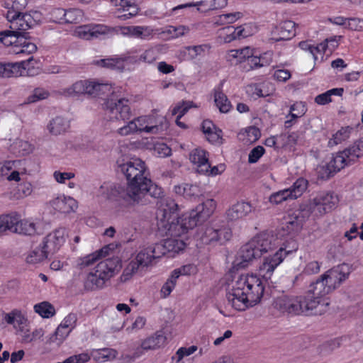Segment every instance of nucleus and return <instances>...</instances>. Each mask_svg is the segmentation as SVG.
Masks as SVG:
<instances>
[{"instance_id": "1", "label": "nucleus", "mask_w": 363, "mask_h": 363, "mask_svg": "<svg viewBox=\"0 0 363 363\" xmlns=\"http://www.w3.org/2000/svg\"><path fill=\"white\" fill-rule=\"evenodd\" d=\"M116 170L125 177L128 186L104 182L99 190L103 198L120 203L145 205L148 196L157 198L162 194L161 187L147 177L145 164L140 159L118 160Z\"/></svg>"}, {"instance_id": "2", "label": "nucleus", "mask_w": 363, "mask_h": 363, "mask_svg": "<svg viewBox=\"0 0 363 363\" xmlns=\"http://www.w3.org/2000/svg\"><path fill=\"white\" fill-rule=\"evenodd\" d=\"M333 289L328 284L323 274L315 282L311 283L309 290L302 296H281L274 302V308L283 313L293 315L304 314L306 315L321 313L329 303L323 298Z\"/></svg>"}, {"instance_id": "3", "label": "nucleus", "mask_w": 363, "mask_h": 363, "mask_svg": "<svg viewBox=\"0 0 363 363\" xmlns=\"http://www.w3.org/2000/svg\"><path fill=\"white\" fill-rule=\"evenodd\" d=\"M264 287L260 278L253 274L240 275L226 293L229 303L238 311H245L260 301Z\"/></svg>"}, {"instance_id": "4", "label": "nucleus", "mask_w": 363, "mask_h": 363, "mask_svg": "<svg viewBox=\"0 0 363 363\" xmlns=\"http://www.w3.org/2000/svg\"><path fill=\"white\" fill-rule=\"evenodd\" d=\"M363 156V140H359L342 151L338 152L326 164L317 168L318 178L328 179L346 166L353 164Z\"/></svg>"}, {"instance_id": "5", "label": "nucleus", "mask_w": 363, "mask_h": 363, "mask_svg": "<svg viewBox=\"0 0 363 363\" xmlns=\"http://www.w3.org/2000/svg\"><path fill=\"white\" fill-rule=\"evenodd\" d=\"M274 235L263 233L254 237L242 246L237 254L233 265L235 268H245L253 259L260 257L263 253L271 250L276 245Z\"/></svg>"}, {"instance_id": "6", "label": "nucleus", "mask_w": 363, "mask_h": 363, "mask_svg": "<svg viewBox=\"0 0 363 363\" xmlns=\"http://www.w3.org/2000/svg\"><path fill=\"white\" fill-rule=\"evenodd\" d=\"M118 257H111L100 262L94 271L90 272L84 281V288L88 291L101 289L106 282L114 276L121 267Z\"/></svg>"}, {"instance_id": "7", "label": "nucleus", "mask_w": 363, "mask_h": 363, "mask_svg": "<svg viewBox=\"0 0 363 363\" xmlns=\"http://www.w3.org/2000/svg\"><path fill=\"white\" fill-rule=\"evenodd\" d=\"M118 257H111L100 262L94 271L90 272L84 281V288L88 291L101 289L106 282L114 276L121 267Z\"/></svg>"}, {"instance_id": "8", "label": "nucleus", "mask_w": 363, "mask_h": 363, "mask_svg": "<svg viewBox=\"0 0 363 363\" xmlns=\"http://www.w3.org/2000/svg\"><path fill=\"white\" fill-rule=\"evenodd\" d=\"M27 0H11L5 2L9 10L6 18L10 22L9 28L15 30H27L36 25L37 21L30 13H23Z\"/></svg>"}, {"instance_id": "9", "label": "nucleus", "mask_w": 363, "mask_h": 363, "mask_svg": "<svg viewBox=\"0 0 363 363\" xmlns=\"http://www.w3.org/2000/svg\"><path fill=\"white\" fill-rule=\"evenodd\" d=\"M160 247L154 244L141 249L135 258L124 269L122 279L125 281L128 280L133 274L138 272L140 267H148L161 258L162 252L160 251Z\"/></svg>"}, {"instance_id": "10", "label": "nucleus", "mask_w": 363, "mask_h": 363, "mask_svg": "<svg viewBox=\"0 0 363 363\" xmlns=\"http://www.w3.org/2000/svg\"><path fill=\"white\" fill-rule=\"evenodd\" d=\"M216 207V203L213 199H206L198 205L195 209L183 214L180 218V228L182 229V233H186L189 229H193L199 223L208 218Z\"/></svg>"}, {"instance_id": "11", "label": "nucleus", "mask_w": 363, "mask_h": 363, "mask_svg": "<svg viewBox=\"0 0 363 363\" xmlns=\"http://www.w3.org/2000/svg\"><path fill=\"white\" fill-rule=\"evenodd\" d=\"M104 106L110 120L125 121L131 117L130 101L124 96L112 93L104 102Z\"/></svg>"}, {"instance_id": "12", "label": "nucleus", "mask_w": 363, "mask_h": 363, "mask_svg": "<svg viewBox=\"0 0 363 363\" xmlns=\"http://www.w3.org/2000/svg\"><path fill=\"white\" fill-rule=\"evenodd\" d=\"M111 91V86L107 83H98L87 80H80L64 90L65 95L71 96L74 95L88 94L93 97H100L107 95Z\"/></svg>"}, {"instance_id": "13", "label": "nucleus", "mask_w": 363, "mask_h": 363, "mask_svg": "<svg viewBox=\"0 0 363 363\" xmlns=\"http://www.w3.org/2000/svg\"><path fill=\"white\" fill-rule=\"evenodd\" d=\"M5 227V231L24 235H33L36 233V224L30 220H21L16 213L2 215V221Z\"/></svg>"}, {"instance_id": "14", "label": "nucleus", "mask_w": 363, "mask_h": 363, "mask_svg": "<svg viewBox=\"0 0 363 363\" xmlns=\"http://www.w3.org/2000/svg\"><path fill=\"white\" fill-rule=\"evenodd\" d=\"M308 209H298L284 218L281 230L284 235H294L299 232L305 221L310 216Z\"/></svg>"}, {"instance_id": "15", "label": "nucleus", "mask_w": 363, "mask_h": 363, "mask_svg": "<svg viewBox=\"0 0 363 363\" xmlns=\"http://www.w3.org/2000/svg\"><path fill=\"white\" fill-rule=\"evenodd\" d=\"M352 272V267L350 264L342 263L328 269L323 274L324 279L333 291L349 278Z\"/></svg>"}, {"instance_id": "16", "label": "nucleus", "mask_w": 363, "mask_h": 363, "mask_svg": "<svg viewBox=\"0 0 363 363\" xmlns=\"http://www.w3.org/2000/svg\"><path fill=\"white\" fill-rule=\"evenodd\" d=\"M287 252L283 248H279L274 254L264 258L259 267V273L266 281L271 279L274 269L284 261Z\"/></svg>"}, {"instance_id": "17", "label": "nucleus", "mask_w": 363, "mask_h": 363, "mask_svg": "<svg viewBox=\"0 0 363 363\" xmlns=\"http://www.w3.org/2000/svg\"><path fill=\"white\" fill-rule=\"evenodd\" d=\"M149 118L147 116H140L130 121L127 125L120 128L118 133L121 135H128L134 133L145 132L147 133H157V125H150Z\"/></svg>"}, {"instance_id": "18", "label": "nucleus", "mask_w": 363, "mask_h": 363, "mask_svg": "<svg viewBox=\"0 0 363 363\" xmlns=\"http://www.w3.org/2000/svg\"><path fill=\"white\" fill-rule=\"evenodd\" d=\"M66 230L60 228L50 233L44 238L42 247L49 256L56 253L65 242Z\"/></svg>"}, {"instance_id": "19", "label": "nucleus", "mask_w": 363, "mask_h": 363, "mask_svg": "<svg viewBox=\"0 0 363 363\" xmlns=\"http://www.w3.org/2000/svg\"><path fill=\"white\" fill-rule=\"evenodd\" d=\"M338 201V197L335 193L320 192L313 199L314 211H318L320 215L325 214L334 209Z\"/></svg>"}, {"instance_id": "20", "label": "nucleus", "mask_w": 363, "mask_h": 363, "mask_svg": "<svg viewBox=\"0 0 363 363\" xmlns=\"http://www.w3.org/2000/svg\"><path fill=\"white\" fill-rule=\"evenodd\" d=\"M295 35V23L292 21H285L273 28L269 40L273 43L289 40Z\"/></svg>"}, {"instance_id": "21", "label": "nucleus", "mask_w": 363, "mask_h": 363, "mask_svg": "<svg viewBox=\"0 0 363 363\" xmlns=\"http://www.w3.org/2000/svg\"><path fill=\"white\" fill-rule=\"evenodd\" d=\"M190 161L197 166V171L201 174L209 172L208 153L201 148H196L189 155Z\"/></svg>"}, {"instance_id": "22", "label": "nucleus", "mask_w": 363, "mask_h": 363, "mask_svg": "<svg viewBox=\"0 0 363 363\" xmlns=\"http://www.w3.org/2000/svg\"><path fill=\"white\" fill-rule=\"evenodd\" d=\"M252 211V206L247 202H238L226 211V218L228 221H235L244 218Z\"/></svg>"}, {"instance_id": "23", "label": "nucleus", "mask_w": 363, "mask_h": 363, "mask_svg": "<svg viewBox=\"0 0 363 363\" xmlns=\"http://www.w3.org/2000/svg\"><path fill=\"white\" fill-rule=\"evenodd\" d=\"M163 194L162 189L161 188ZM160 195L159 201L157 204L158 206V210L162 213V217L167 221L172 218V215L175 213L178 209V205L174 200L170 197H162Z\"/></svg>"}, {"instance_id": "24", "label": "nucleus", "mask_w": 363, "mask_h": 363, "mask_svg": "<svg viewBox=\"0 0 363 363\" xmlns=\"http://www.w3.org/2000/svg\"><path fill=\"white\" fill-rule=\"evenodd\" d=\"M52 206L55 210L60 213H69L77 208V202L72 197L62 195L53 199Z\"/></svg>"}, {"instance_id": "25", "label": "nucleus", "mask_w": 363, "mask_h": 363, "mask_svg": "<svg viewBox=\"0 0 363 363\" xmlns=\"http://www.w3.org/2000/svg\"><path fill=\"white\" fill-rule=\"evenodd\" d=\"M108 28L103 24L89 25L79 27L78 29L79 35L86 40L92 38H97L100 35L108 33Z\"/></svg>"}, {"instance_id": "26", "label": "nucleus", "mask_w": 363, "mask_h": 363, "mask_svg": "<svg viewBox=\"0 0 363 363\" xmlns=\"http://www.w3.org/2000/svg\"><path fill=\"white\" fill-rule=\"evenodd\" d=\"M166 337L161 333H156L154 335L144 340L140 348L137 349L136 353H141L140 350H156L164 345Z\"/></svg>"}, {"instance_id": "27", "label": "nucleus", "mask_w": 363, "mask_h": 363, "mask_svg": "<svg viewBox=\"0 0 363 363\" xmlns=\"http://www.w3.org/2000/svg\"><path fill=\"white\" fill-rule=\"evenodd\" d=\"M156 245L157 247H161L162 249L160 248V251L162 252V256L168 252L179 253L186 247V243L183 240L177 238H168Z\"/></svg>"}, {"instance_id": "28", "label": "nucleus", "mask_w": 363, "mask_h": 363, "mask_svg": "<svg viewBox=\"0 0 363 363\" xmlns=\"http://www.w3.org/2000/svg\"><path fill=\"white\" fill-rule=\"evenodd\" d=\"M209 49L210 46L207 44L186 46L180 51V55L184 60H193L199 57H203Z\"/></svg>"}, {"instance_id": "29", "label": "nucleus", "mask_w": 363, "mask_h": 363, "mask_svg": "<svg viewBox=\"0 0 363 363\" xmlns=\"http://www.w3.org/2000/svg\"><path fill=\"white\" fill-rule=\"evenodd\" d=\"M110 247L106 245L101 250L89 254L78 260V266L81 269L92 265L101 257H104L108 255Z\"/></svg>"}, {"instance_id": "30", "label": "nucleus", "mask_w": 363, "mask_h": 363, "mask_svg": "<svg viewBox=\"0 0 363 363\" xmlns=\"http://www.w3.org/2000/svg\"><path fill=\"white\" fill-rule=\"evenodd\" d=\"M69 128V122L65 118L57 116L48 125L49 132L55 135L65 133Z\"/></svg>"}, {"instance_id": "31", "label": "nucleus", "mask_w": 363, "mask_h": 363, "mask_svg": "<svg viewBox=\"0 0 363 363\" xmlns=\"http://www.w3.org/2000/svg\"><path fill=\"white\" fill-rule=\"evenodd\" d=\"M24 63V61L14 63L0 62V77H11L18 76Z\"/></svg>"}, {"instance_id": "32", "label": "nucleus", "mask_w": 363, "mask_h": 363, "mask_svg": "<svg viewBox=\"0 0 363 363\" xmlns=\"http://www.w3.org/2000/svg\"><path fill=\"white\" fill-rule=\"evenodd\" d=\"M174 191L177 194L182 196L184 198L187 199H191L200 194V190L198 186L182 184L174 186Z\"/></svg>"}, {"instance_id": "33", "label": "nucleus", "mask_w": 363, "mask_h": 363, "mask_svg": "<svg viewBox=\"0 0 363 363\" xmlns=\"http://www.w3.org/2000/svg\"><path fill=\"white\" fill-rule=\"evenodd\" d=\"M117 354V352L111 348L93 349L91 351V355L94 359L99 362H106L113 359Z\"/></svg>"}, {"instance_id": "34", "label": "nucleus", "mask_w": 363, "mask_h": 363, "mask_svg": "<svg viewBox=\"0 0 363 363\" xmlns=\"http://www.w3.org/2000/svg\"><path fill=\"white\" fill-rule=\"evenodd\" d=\"M214 101L222 113H228L232 107L227 96L220 89L215 90Z\"/></svg>"}, {"instance_id": "35", "label": "nucleus", "mask_w": 363, "mask_h": 363, "mask_svg": "<svg viewBox=\"0 0 363 363\" xmlns=\"http://www.w3.org/2000/svg\"><path fill=\"white\" fill-rule=\"evenodd\" d=\"M213 0H200L196 2H191L184 4H180L175 7L174 10L181 9L189 7H196L197 10L201 12H206L213 9Z\"/></svg>"}, {"instance_id": "36", "label": "nucleus", "mask_w": 363, "mask_h": 363, "mask_svg": "<svg viewBox=\"0 0 363 363\" xmlns=\"http://www.w3.org/2000/svg\"><path fill=\"white\" fill-rule=\"evenodd\" d=\"M161 49L160 45L148 48L140 55V61L148 64L153 63L159 58Z\"/></svg>"}, {"instance_id": "37", "label": "nucleus", "mask_w": 363, "mask_h": 363, "mask_svg": "<svg viewBox=\"0 0 363 363\" xmlns=\"http://www.w3.org/2000/svg\"><path fill=\"white\" fill-rule=\"evenodd\" d=\"M307 186L308 181L303 177H300L290 188H288L287 190H289L291 193V198L292 199H296L303 194V193L306 190Z\"/></svg>"}, {"instance_id": "38", "label": "nucleus", "mask_w": 363, "mask_h": 363, "mask_svg": "<svg viewBox=\"0 0 363 363\" xmlns=\"http://www.w3.org/2000/svg\"><path fill=\"white\" fill-rule=\"evenodd\" d=\"M34 311L44 318H49L55 314L54 306L47 301L34 306Z\"/></svg>"}, {"instance_id": "39", "label": "nucleus", "mask_w": 363, "mask_h": 363, "mask_svg": "<svg viewBox=\"0 0 363 363\" xmlns=\"http://www.w3.org/2000/svg\"><path fill=\"white\" fill-rule=\"evenodd\" d=\"M352 130V128H350L349 126L342 128L340 130L333 135L332 138H330L328 141V146H335L347 140L350 137V134Z\"/></svg>"}, {"instance_id": "40", "label": "nucleus", "mask_w": 363, "mask_h": 363, "mask_svg": "<svg viewBox=\"0 0 363 363\" xmlns=\"http://www.w3.org/2000/svg\"><path fill=\"white\" fill-rule=\"evenodd\" d=\"M97 65L103 67H106L111 69L123 71L122 60L119 57L102 59L96 62Z\"/></svg>"}, {"instance_id": "41", "label": "nucleus", "mask_w": 363, "mask_h": 363, "mask_svg": "<svg viewBox=\"0 0 363 363\" xmlns=\"http://www.w3.org/2000/svg\"><path fill=\"white\" fill-rule=\"evenodd\" d=\"M49 255L45 252L43 247L32 250L26 257V262L29 264H37L48 258Z\"/></svg>"}, {"instance_id": "42", "label": "nucleus", "mask_w": 363, "mask_h": 363, "mask_svg": "<svg viewBox=\"0 0 363 363\" xmlns=\"http://www.w3.org/2000/svg\"><path fill=\"white\" fill-rule=\"evenodd\" d=\"M25 31L26 30H19L17 35L18 40L14 43H19L23 44L24 53L30 55L36 51L37 46L35 44L28 41L27 33H26Z\"/></svg>"}, {"instance_id": "43", "label": "nucleus", "mask_w": 363, "mask_h": 363, "mask_svg": "<svg viewBox=\"0 0 363 363\" xmlns=\"http://www.w3.org/2000/svg\"><path fill=\"white\" fill-rule=\"evenodd\" d=\"M19 30L13 29L0 31V43L5 46H10L18 40Z\"/></svg>"}, {"instance_id": "44", "label": "nucleus", "mask_w": 363, "mask_h": 363, "mask_svg": "<svg viewBox=\"0 0 363 363\" xmlns=\"http://www.w3.org/2000/svg\"><path fill=\"white\" fill-rule=\"evenodd\" d=\"M131 37L143 40L149 39L152 35L153 30L146 26H132Z\"/></svg>"}, {"instance_id": "45", "label": "nucleus", "mask_w": 363, "mask_h": 363, "mask_svg": "<svg viewBox=\"0 0 363 363\" xmlns=\"http://www.w3.org/2000/svg\"><path fill=\"white\" fill-rule=\"evenodd\" d=\"M83 18V12L78 9L66 10L65 23H79Z\"/></svg>"}, {"instance_id": "46", "label": "nucleus", "mask_w": 363, "mask_h": 363, "mask_svg": "<svg viewBox=\"0 0 363 363\" xmlns=\"http://www.w3.org/2000/svg\"><path fill=\"white\" fill-rule=\"evenodd\" d=\"M291 193L290 192V191L287 190V189L280 190L277 192L272 194L269 196V202L274 204H279L284 201H287L289 199L291 200L292 199L291 198Z\"/></svg>"}, {"instance_id": "47", "label": "nucleus", "mask_w": 363, "mask_h": 363, "mask_svg": "<svg viewBox=\"0 0 363 363\" xmlns=\"http://www.w3.org/2000/svg\"><path fill=\"white\" fill-rule=\"evenodd\" d=\"M50 95L48 91L43 88L38 87L35 88L32 94L27 98V102L28 104L35 103L38 101L47 99Z\"/></svg>"}, {"instance_id": "48", "label": "nucleus", "mask_w": 363, "mask_h": 363, "mask_svg": "<svg viewBox=\"0 0 363 363\" xmlns=\"http://www.w3.org/2000/svg\"><path fill=\"white\" fill-rule=\"evenodd\" d=\"M12 148L19 155H25L32 152V145L27 141L17 140L12 145Z\"/></svg>"}, {"instance_id": "49", "label": "nucleus", "mask_w": 363, "mask_h": 363, "mask_svg": "<svg viewBox=\"0 0 363 363\" xmlns=\"http://www.w3.org/2000/svg\"><path fill=\"white\" fill-rule=\"evenodd\" d=\"M137 53L136 50H130L121 55L119 57L120 60H122L123 70L125 69V64H136L139 63L140 61V56L136 55Z\"/></svg>"}, {"instance_id": "50", "label": "nucleus", "mask_w": 363, "mask_h": 363, "mask_svg": "<svg viewBox=\"0 0 363 363\" xmlns=\"http://www.w3.org/2000/svg\"><path fill=\"white\" fill-rule=\"evenodd\" d=\"M66 10L61 8H55L50 13V21L60 24L65 23Z\"/></svg>"}, {"instance_id": "51", "label": "nucleus", "mask_w": 363, "mask_h": 363, "mask_svg": "<svg viewBox=\"0 0 363 363\" xmlns=\"http://www.w3.org/2000/svg\"><path fill=\"white\" fill-rule=\"evenodd\" d=\"M242 17V13L241 12L224 13L219 16L218 22L220 23L221 24L233 23Z\"/></svg>"}, {"instance_id": "52", "label": "nucleus", "mask_w": 363, "mask_h": 363, "mask_svg": "<svg viewBox=\"0 0 363 363\" xmlns=\"http://www.w3.org/2000/svg\"><path fill=\"white\" fill-rule=\"evenodd\" d=\"M174 277L171 274L169 278L167 280V281L163 284L160 293L161 296L163 298H167L174 289L177 283V280L175 278L173 279Z\"/></svg>"}, {"instance_id": "53", "label": "nucleus", "mask_w": 363, "mask_h": 363, "mask_svg": "<svg viewBox=\"0 0 363 363\" xmlns=\"http://www.w3.org/2000/svg\"><path fill=\"white\" fill-rule=\"evenodd\" d=\"M193 102L191 101H183L182 104H179L172 110V114H178L179 118H182L186 114L189 109L192 107Z\"/></svg>"}, {"instance_id": "54", "label": "nucleus", "mask_w": 363, "mask_h": 363, "mask_svg": "<svg viewBox=\"0 0 363 363\" xmlns=\"http://www.w3.org/2000/svg\"><path fill=\"white\" fill-rule=\"evenodd\" d=\"M77 321V314L74 313H70L63 319L60 325L67 329H70V331L72 332V330L76 327Z\"/></svg>"}, {"instance_id": "55", "label": "nucleus", "mask_w": 363, "mask_h": 363, "mask_svg": "<svg viewBox=\"0 0 363 363\" xmlns=\"http://www.w3.org/2000/svg\"><path fill=\"white\" fill-rule=\"evenodd\" d=\"M232 56L233 57L238 58V60L241 62L243 60L246 61L248 60V57L252 55V50L250 48L246 47L240 50H231Z\"/></svg>"}, {"instance_id": "56", "label": "nucleus", "mask_w": 363, "mask_h": 363, "mask_svg": "<svg viewBox=\"0 0 363 363\" xmlns=\"http://www.w3.org/2000/svg\"><path fill=\"white\" fill-rule=\"evenodd\" d=\"M265 152L264 148L262 146L258 145L254 147L249 153L248 162L249 163H255L259 158L264 155Z\"/></svg>"}, {"instance_id": "57", "label": "nucleus", "mask_w": 363, "mask_h": 363, "mask_svg": "<svg viewBox=\"0 0 363 363\" xmlns=\"http://www.w3.org/2000/svg\"><path fill=\"white\" fill-rule=\"evenodd\" d=\"M346 28L351 30L361 31L363 30V19L358 18H348Z\"/></svg>"}, {"instance_id": "58", "label": "nucleus", "mask_w": 363, "mask_h": 363, "mask_svg": "<svg viewBox=\"0 0 363 363\" xmlns=\"http://www.w3.org/2000/svg\"><path fill=\"white\" fill-rule=\"evenodd\" d=\"M219 230L213 228H207L204 233V238H206L209 242L213 241H219L221 235H219Z\"/></svg>"}, {"instance_id": "59", "label": "nucleus", "mask_w": 363, "mask_h": 363, "mask_svg": "<svg viewBox=\"0 0 363 363\" xmlns=\"http://www.w3.org/2000/svg\"><path fill=\"white\" fill-rule=\"evenodd\" d=\"M320 265L318 261L309 262L304 267L303 273L308 275L317 274L320 270Z\"/></svg>"}, {"instance_id": "60", "label": "nucleus", "mask_w": 363, "mask_h": 363, "mask_svg": "<svg viewBox=\"0 0 363 363\" xmlns=\"http://www.w3.org/2000/svg\"><path fill=\"white\" fill-rule=\"evenodd\" d=\"M194 267L191 264L184 265L179 268L175 269L172 272V275L174 277L173 279H177L181 275H189L191 274Z\"/></svg>"}, {"instance_id": "61", "label": "nucleus", "mask_w": 363, "mask_h": 363, "mask_svg": "<svg viewBox=\"0 0 363 363\" xmlns=\"http://www.w3.org/2000/svg\"><path fill=\"white\" fill-rule=\"evenodd\" d=\"M146 319L144 317L138 316L135 318V321L132 323L130 327H128L126 330L128 332L137 331L142 329L145 325Z\"/></svg>"}, {"instance_id": "62", "label": "nucleus", "mask_w": 363, "mask_h": 363, "mask_svg": "<svg viewBox=\"0 0 363 363\" xmlns=\"http://www.w3.org/2000/svg\"><path fill=\"white\" fill-rule=\"evenodd\" d=\"M70 333V329L59 325L55 330V336L56 340H58L60 342H62Z\"/></svg>"}, {"instance_id": "63", "label": "nucleus", "mask_w": 363, "mask_h": 363, "mask_svg": "<svg viewBox=\"0 0 363 363\" xmlns=\"http://www.w3.org/2000/svg\"><path fill=\"white\" fill-rule=\"evenodd\" d=\"M53 176L57 182L65 183L66 180H69L74 177V174L72 172H60L59 171H55Z\"/></svg>"}, {"instance_id": "64", "label": "nucleus", "mask_w": 363, "mask_h": 363, "mask_svg": "<svg viewBox=\"0 0 363 363\" xmlns=\"http://www.w3.org/2000/svg\"><path fill=\"white\" fill-rule=\"evenodd\" d=\"M155 151L161 157H166L171 155L172 150L167 145L162 143L159 144L155 147Z\"/></svg>"}]
</instances>
